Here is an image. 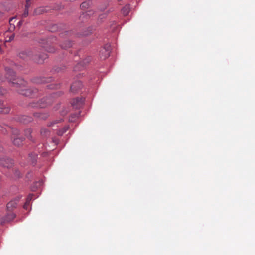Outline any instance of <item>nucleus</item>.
<instances>
[{
    "instance_id": "nucleus-1",
    "label": "nucleus",
    "mask_w": 255,
    "mask_h": 255,
    "mask_svg": "<svg viewBox=\"0 0 255 255\" xmlns=\"http://www.w3.org/2000/svg\"><path fill=\"white\" fill-rule=\"evenodd\" d=\"M20 58L23 59L32 58L36 62L38 63H42L44 60L47 58V55L45 53H42L39 56L33 55L31 50H26L22 51L19 53Z\"/></svg>"
},
{
    "instance_id": "nucleus-2",
    "label": "nucleus",
    "mask_w": 255,
    "mask_h": 255,
    "mask_svg": "<svg viewBox=\"0 0 255 255\" xmlns=\"http://www.w3.org/2000/svg\"><path fill=\"white\" fill-rule=\"evenodd\" d=\"M5 70L6 73V77L8 81L11 83L12 86L20 87L21 85H25L26 81L22 78H18L16 79V82L12 81V80H16V75L15 72L12 69L9 67H5Z\"/></svg>"
},
{
    "instance_id": "nucleus-3",
    "label": "nucleus",
    "mask_w": 255,
    "mask_h": 255,
    "mask_svg": "<svg viewBox=\"0 0 255 255\" xmlns=\"http://www.w3.org/2000/svg\"><path fill=\"white\" fill-rule=\"evenodd\" d=\"M52 99L51 96L46 97L42 98L37 102H31L28 105L30 108H44L48 105L51 104L52 102Z\"/></svg>"
},
{
    "instance_id": "nucleus-4",
    "label": "nucleus",
    "mask_w": 255,
    "mask_h": 255,
    "mask_svg": "<svg viewBox=\"0 0 255 255\" xmlns=\"http://www.w3.org/2000/svg\"><path fill=\"white\" fill-rule=\"evenodd\" d=\"M26 85V84L25 86L21 85L20 87H16L18 88L17 92L21 95L30 98L38 96V90L37 88L23 89V87H25Z\"/></svg>"
},
{
    "instance_id": "nucleus-5",
    "label": "nucleus",
    "mask_w": 255,
    "mask_h": 255,
    "mask_svg": "<svg viewBox=\"0 0 255 255\" xmlns=\"http://www.w3.org/2000/svg\"><path fill=\"white\" fill-rule=\"evenodd\" d=\"M111 52V46L109 44H105L99 52V56L102 60H105L109 57Z\"/></svg>"
},
{
    "instance_id": "nucleus-6",
    "label": "nucleus",
    "mask_w": 255,
    "mask_h": 255,
    "mask_svg": "<svg viewBox=\"0 0 255 255\" xmlns=\"http://www.w3.org/2000/svg\"><path fill=\"white\" fill-rule=\"evenodd\" d=\"M0 165L4 167L10 168L13 165V161L9 158L0 157Z\"/></svg>"
},
{
    "instance_id": "nucleus-7",
    "label": "nucleus",
    "mask_w": 255,
    "mask_h": 255,
    "mask_svg": "<svg viewBox=\"0 0 255 255\" xmlns=\"http://www.w3.org/2000/svg\"><path fill=\"white\" fill-rule=\"evenodd\" d=\"M82 87L83 84L80 81H76L72 84L70 91L72 93H76L81 89Z\"/></svg>"
},
{
    "instance_id": "nucleus-8",
    "label": "nucleus",
    "mask_w": 255,
    "mask_h": 255,
    "mask_svg": "<svg viewBox=\"0 0 255 255\" xmlns=\"http://www.w3.org/2000/svg\"><path fill=\"white\" fill-rule=\"evenodd\" d=\"M85 99L84 98H76L73 100L72 105L75 109H79L84 104Z\"/></svg>"
},
{
    "instance_id": "nucleus-9",
    "label": "nucleus",
    "mask_w": 255,
    "mask_h": 255,
    "mask_svg": "<svg viewBox=\"0 0 255 255\" xmlns=\"http://www.w3.org/2000/svg\"><path fill=\"white\" fill-rule=\"evenodd\" d=\"M16 217V215L13 213L7 214L3 218V220L1 221V224L5 223L6 222H9L13 220Z\"/></svg>"
},
{
    "instance_id": "nucleus-10",
    "label": "nucleus",
    "mask_w": 255,
    "mask_h": 255,
    "mask_svg": "<svg viewBox=\"0 0 255 255\" xmlns=\"http://www.w3.org/2000/svg\"><path fill=\"white\" fill-rule=\"evenodd\" d=\"M18 200L15 199L11 200L7 204V208L9 211L13 210L15 208L17 205Z\"/></svg>"
},
{
    "instance_id": "nucleus-11",
    "label": "nucleus",
    "mask_w": 255,
    "mask_h": 255,
    "mask_svg": "<svg viewBox=\"0 0 255 255\" xmlns=\"http://www.w3.org/2000/svg\"><path fill=\"white\" fill-rule=\"evenodd\" d=\"M33 116L36 118L41 119V120H46L49 117V115L47 113H34L33 114Z\"/></svg>"
},
{
    "instance_id": "nucleus-12",
    "label": "nucleus",
    "mask_w": 255,
    "mask_h": 255,
    "mask_svg": "<svg viewBox=\"0 0 255 255\" xmlns=\"http://www.w3.org/2000/svg\"><path fill=\"white\" fill-rule=\"evenodd\" d=\"M9 112V107H6L3 102H0V113L8 114Z\"/></svg>"
},
{
    "instance_id": "nucleus-13",
    "label": "nucleus",
    "mask_w": 255,
    "mask_h": 255,
    "mask_svg": "<svg viewBox=\"0 0 255 255\" xmlns=\"http://www.w3.org/2000/svg\"><path fill=\"white\" fill-rule=\"evenodd\" d=\"M29 160L34 166L37 162V154L36 153H30L29 154Z\"/></svg>"
},
{
    "instance_id": "nucleus-14",
    "label": "nucleus",
    "mask_w": 255,
    "mask_h": 255,
    "mask_svg": "<svg viewBox=\"0 0 255 255\" xmlns=\"http://www.w3.org/2000/svg\"><path fill=\"white\" fill-rule=\"evenodd\" d=\"M23 140V138L17 137L13 139L12 143L15 146L19 147L22 145Z\"/></svg>"
},
{
    "instance_id": "nucleus-15",
    "label": "nucleus",
    "mask_w": 255,
    "mask_h": 255,
    "mask_svg": "<svg viewBox=\"0 0 255 255\" xmlns=\"http://www.w3.org/2000/svg\"><path fill=\"white\" fill-rule=\"evenodd\" d=\"M69 126L68 125L65 126L62 129H59L57 131V134L59 136L63 135V134L69 129Z\"/></svg>"
},
{
    "instance_id": "nucleus-16",
    "label": "nucleus",
    "mask_w": 255,
    "mask_h": 255,
    "mask_svg": "<svg viewBox=\"0 0 255 255\" xmlns=\"http://www.w3.org/2000/svg\"><path fill=\"white\" fill-rule=\"evenodd\" d=\"M130 10L129 4L125 5L121 10L122 13L124 15H127Z\"/></svg>"
},
{
    "instance_id": "nucleus-17",
    "label": "nucleus",
    "mask_w": 255,
    "mask_h": 255,
    "mask_svg": "<svg viewBox=\"0 0 255 255\" xmlns=\"http://www.w3.org/2000/svg\"><path fill=\"white\" fill-rule=\"evenodd\" d=\"M60 46L63 49H67L70 48L72 46L71 41L68 40H65L62 43L60 44Z\"/></svg>"
},
{
    "instance_id": "nucleus-18",
    "label": "nucleus",
    "mask_w": 255,
    "mask_h": 255,
    "mask_svg": "<svg viewBox=\"0 0 255 255\" xmlns=\"http://www.w3.org/2000/svg\"><path fill=\"white\" fill-rule=\"evenodd\" d=\"M32 117L27 116H23L21 119V121L24 123L30 122L32 121Z\"/></svg>"
},
{
    "instance_id": "nucleus-19",
    "label": "nucleus",
    "mask_w": 255,
    "mask_h": 255,
    "mask_svg": "<svg viewBox=\"0 0 255 255\" xmlns=\"http://www.w3.org/2000/svg\"><path fill=\"white\" fill-rule=\"evenodd\" d=\"M40 133L41 134L46 136L49 135L50 131L45 128H41L40 129Z\"/></svg>"
},
{
    "instance_id": "nucleus-20",
    "label": "nucleus",
    "mask_w": 255,
    "mask_h": 255,
    "mask_svg": "<svg viewBox=\"0 0 255 255\" xmlns=\"http://www.w3.org/2000/svg\"><path fill=\"white\" fill-rule=\"evenodd\" d=\"M62 120H63L62 119H60L59 120H54V121L48 123L47 126L48 127L52 126L54 125L61 122Z\"/></svg>"
},
{
    "instance_id": "nucleus-21",
    "label": "nucleus",
    "mask_w": 255,
    "mask_h": 255,
    "mask_svg": "<svg viewBox=\"0 0 255 255\" xmlns=\"http://www.w3.org/2000/svg\"><path fill=\"white\" fill-rule=\"evenodd\" d=\"M0 131L3 134H5L7 133V129L0 125Z\"/></svg>"
},
{
    "instance_id": "nucleus-22",
    "label": "nucleus",
    "mask_w": 255,
    "mask_h": 255,
    "mask_svg": "<svg viewBox=\"0 0 255 255\" xmlns=\"http://www.w3.org/2000/svg\"><path fill=\"white\" fill-rule=\"evenodd\" d=\"M88 5H89L88 3H87L86 2H83L82 3H81V4L80 5V7L82 8H88Z\"/></svg>"
},
{
    "instance_id": "nucleus-23",
    "label": "nucleus",
    "mask_w": 255,
    "mask_h": 255,
    "mask_svg": "<svg viewBox=\"0 0 255 255\" xmlns=\"http://www.w3.org/2000/svg\"><path fill=\"white\" fill-rule=\"evenodd\" d=\"M28 13H29V9L25 8L24 11L22 14V17H26L28 15Z\"/></svg>"
},
{
    "instance_id": "nucleus-24",
    "label": "nucleus",
    "mask_w": 255,
    "mask_h": 255,
    "mask_svg": "<svg viewBox=\"0 0 255 255\" xmlns=\"http://www.w3.org/2000/svg\"><path fill=\"white\" fill-rule=\"evenodd\" d=\"M32 196L33 195L32 194H29L27 199H26V201H27V203H28V204H30V202L31 201V200H32Z\"/></svg>"
},
{
    "instance_id": "nucleus-25",
    "label": "nucleus",
    "mask_w": 255,
    "mask_h": 255,
    "mask_svg": "<svg viewBox=\"0 0 255 255\" xmlns=\"http://www.w3.org/2000/svg\"><path fill=\"white\" fill-rule=\"evenodd\" d=\"M80 114V113H79V114H73L72 115L70 119H69V120L71 121V122H74V120L72 119L73 118H78L79 117V115Z\"/></svg>"
},
{
    "instance_id": "nucleus-26",
    "label": "nucleus",
    "mask_w": 255,
    "mask_h": 255,
    "mask_svg": "<svg viewBox=\"0 0 255 255\" xmlns=\"http://www.w3.org/2000/svg\"><path fill=\"white\" fill-rule=\"evenodd\" d=\"M12 133L13 134H18L19 133V131L16 129L12 128Z\"/></svg>"
},
{
    "instance_id": "nucleus-27",
    "label": "nucleus",
    "mask_w": 255,
    "mask_h": 255,
    "mask_svg": "<svg viewBox=\"0 0 255 255\" xmlns=\"http://www.w3.org/2000/svg\"><path fill=\"white\" fill-rule=\"evenodd\" d=\"M15 176L16 178H19L20 177V173L18 171L16 170L15 172Z\"/></svg>"
},
{
    "instance_id": "nucleus-28",
    "label": "nucleus",
    "mask_w": 255,
    "mask_h": 255,
    "mask_svg": "<svg viewBox=\"0 0 255 255\" xmlns=\"http://www.w3.org/2000/svg\"><path fill=\"white\" fill-rule=\"evenodd\" d=\"M29 204H30L27 203V201H26L25 203L23 205L24 209L27 210L28 209V206L29 205Z\"/></svg>"
},
{
    "instance_id": "nucleus-29",
    "label": "nucleus",
    "mask_w": 255,
    "mask_h": 255,
    "mask_svg": "<svg viewBox=\"0 0 255 255\" xmlns=\"http://www.w3.org/2000/svg\"><path fill=\"white\" fill-rule=\"evenodd\" d=\"M25 132L26 134H27V133L30 134L31 133V129L29 128V129H27L25 131Z\"/></svg>"
},
{
    "instance_id": "nucleus-30",
    "label": "nucleus",
    "mask_w": 255,
    "mask_h": 255,
    "mask_svg": "<svg viewBox=\"0 0 255 255\" xmlns=\"http://www.w3.org/2000/svg\"><path fill=\"white\" fill-rule=\"evenodd\" d=\"M40 9L41 8H38L35 10L34 13H35V14H39V11L40 10Z\"/></svg>"
},
{
    "instance_id": "nucleus-31",
    "label": "nucleus",
    "mask_w": 255,
    "mask_h": 255,
    "mask_svg": "<svg viewBox=\"0 0 255 255\" xmlns=\"http://www.w3.org/2000/svg\"><path fill=\"white\" fill-rule=\"evenodd\" d=\"M30 6V3H26V5L25 6V8L29 9Z\"/></svg>"
},
{
    "instance_id": "nucleus-32",
    "label": "nucleus",
    "mask_w": 255,
    "mask_h": 255,
    "mask_svg": "<svg viewBox=\"0 0 255 255\" xmlns=\"http://www.w3.org/2000/svg\"><path fill=\"white\" fill-rule=\"evenodd\" d=\"M68 32L67 31L64 32L60 34V37H63L64 35H66Z\"/></svg>"
},
{
    "instance_id": "nucleus-33",
    "label": "nucleus",
    "mask_w": 255,
    "mask_h": 255,
    "mask_svg": "<svg viewBox=\"0 0 255 255\" xmlns=\"http://www.w3.org/2000/svg\"><path fill=\"white\" fill-rule=\"evenodd\" d=\"M47 50L49 52H54V50L53 48H49V49H47Z\"/></svg>"
},
{
    "instance_id": "nucleus-34",
    "label": "nucleus",
    "mask_w": 255,
    "mask_h": 255,
    "mask_svg": "<svg viewBox=\"0 0 255 255\" xmlns=\"http://www.w3.org/2000/svg\"><path fill=\"white\" fill-rule=\"evenodd\" d=\"M14 35H12L10 38H9V39L8 41H10L11 40H12L13 39H14Z\"/></svg>"
},
{
    "instance_id": "nucleus-35",
    "label": "nucleus",
    "mask_w": 255,
    "mask_h": 255,
    "mask_svg": "<svg viewBox=\"0 0 255 255\" xmlns=\"http://www.w3.org/2000/svg\"><path fill=\"white\" fill-rule=\"evenodd\" d=\"M22 24V21L21 20V21H19L18 23V26H21Z\"/></svg>"
},
{
    "instance_id": "nucleus-36",
    "label": "nucleus",
    "mask_w": 255,
    "mask_h": 255,
    "mask_svg": "<svg viewBox=\"0 0 255 255\" xmlns=\"http://www.w3.org/2000/svg\"><path fill=\"white\" fill-rule=\"evenodd\" d=\"M3 150V147L0 145V152H2Z\"/></svg>"
},
{
    "instance_id": "nucleus-37",
    "label": "nucleus",
    "mask_w": 255,
    "mask_h": 255,
    "mask_svg": "<svg viewBox=\"0 0 255 255\" xmlns=\"http://www.w3.org/2000/svg\"><path fill=\"white\" fill-rule=\"evenodd\" d=\"M36 184H38L39 185H40L42 184V182H37L36 183Z\"/></svg>"
},
{
    "instance_id": "nucleus-38",
    "label": "nucleus",
    "mask_w": 255,
    "mask_h": 255,
    "mask_svg": "<svg viewBox=\"0 0 255 255\" xmlns=\"http://www.w3.org/2000/svg\"><path fill=\"white\" fill-rule=\"evenodd\" d=\"M14 19V17L10 18V20H9V22L10 23V22H11V21L13 19Z\"/></svg>"
},
{
    "instance_id": "nucleus-39",
    "label": "nucleus",
    "mask_w": 255,
    "mask_h": 255,
    "mask_svg": "<svg viewBox=\"0 0 255 255\" xmlns=\"http://www.w3.org/2000/svg\"><path fill=\"white\" fill-rule=\"evenodd\" d=\"M30 0H26V3H30Z\"/></svg>"
},
{
    "instance_id": "nucleus-40",
    "label": "nucleus",
    "mask_w": 255,
    "mask_h": 255,
    "mask_svg": "<svg viewBox=\"0 0 255 255\" xmlns=\"http://www.w3.org/2000/svg\"><path fill=\"white\" fill-rule=\"evenodd\" d=\"M53 142H55V143H56V144H57V141H56V140H53Z\"/></svg>"
},
{
    "instance_id": "nucleus-41",
    "label": "nucleus",
    "mask_w": 255,
    "mask_h": 255,
    "mask_svg": "<svg viewBox=\"0 0 255 255\" xmlns=\"http://www.w3.org/2000/svg\"><path fill=\"white\" fill-rule=\"evenodd\" d=\"M81 65V63H78L77 65L79 66V65Z\"/></svg>"
},
{
    "instance_id": "nucleus-42",
    "label": "nucleus",
    "mask_w": 255,
    "mask_h": 255,
    "mask_svg": "<svg viewBox=\"0 0 255 255\" xmlns=\"http://www.w3.org/2000/svg\"><path fill=\"white\" fill-rule=\"evenodd\" d=\"M12 27H13V28H14V27H15V25H13L12 26Z\"/></svg>"
}]
</instances>
